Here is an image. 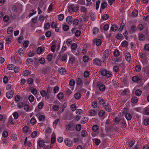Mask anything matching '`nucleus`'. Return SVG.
<instances>
[{
    "label": "nucleus",
    "mask_w": 149,
    "mask_h": 149,
    "mask_svg": "<svg viewBox=\"0 0 149 149\" xmlns=\"http://www.w3.org/2000/svg\"><path fill=\"white\" fill-rule=\"evenodd\" d=\"M14 92L12 91H10L6 93V97L9 98H11L13 96Z\"/></svg>",
    "instance_id": "obj_9"
},
{
    "label": "nucleus",
    "mask_w": 149,
    "mask_h": 149,
    "mask_svg": "<svg viewBox=\"0 0 149 149\" xmlns=\"http://www.w3.org/2000/svg\"><path fill=\"white\" fill-rule=\"evenodd\" d=\"M97 114V112L96 111L93 110H91L89 112V115L91 116H94Z\"/></svg>",
    "instance_id": "obj_23"
},
{
    "label": "nucleus",
    "mask_w": 149,
    "mask_h": 149,
    "mask_svg": "<svg viewBox=\"0 0 149 149\" xmlns=\"http://www.w3.org/2000/svg\"><path fill=\"white\" fill-rule=\"evenodd\" d=\"M144 124L145 125H148L149 124V119L147 118L144 119L143 121Z\"/></svg>",
    "instance_id": "obj_53"
},
{
    "label": "nucleus",
    "mask_w": 149,
    "mask_h": 149,
    "mask_svg": "<svg viewBox=\"0 0 149 149\" xmlns=\"http://www.w3.org/2000/svg\"><path fill=\"white\" fill-rule=\"evenodd\" d=\"M31 73V72L30 71L28 70H26L24 71L23 72V75L24 76H27Z\"/></svg>",
    "instance_id": "obj_17"
},
{
    "label": "nucleus",
    "mask_w": 149,
    "mask_h": 149,
    "mask_svg": "<svg viewBox=\"0 0 149 149\" xmlns=\"http://www.w3.org/2000/svg\"><path fill=\"white\" fill-rule=\"evenodd\" d=\"M51 68L49 66H45L43 67L42 70V74H45L49 72L50 71Z\"/></svg>",
    "instance_id": "obj_2"
},
{
    "label": "nucleus",
    "mask_w": 149,
    "mask_h": 149,
    "mask_svg": "<svg viewBox=\"0 0 149 149\" xmlns=\"http://www.w3.org/2000/svg\"><path fill=\"white\" fill-rule=\"evenodd\" d=\"M125 117L127 120H130L132 118L131 115L129 113H127L125 115Z\"/></svg>",
    "instance_id": "obj_27"
},
{
    "label": "nucleus",
    "mask_w": 149,
    "mask_h": 149,
    "mask_svg": "<svg viewBox=\"0 0 149 149\" xmlns=\"http://www.w3.org/2000/svg\"><path fill=\"white\" fill-rule=\"evenodd\" d=\"M13 29L12 27H9L8 28L7 30V33L8 34H10L12 33Z\"/></svg>",
    "instance_id": "obj_40"
},
{
    "label": "nucleus",
    "mask_w": 149,
    "mask_h": 149,
    "mask_svg": "<svg viewBox=\"0 0 149 149\" xmlns=\"http://www.w3.org/2000/svg\"><path fill=\"white\" fill-rule=\"evenodd\" d=\"M104 108L105 110L107 111L111 112V109L110 107L108 106L107 105H105L104 106Z\"/></svg>",
    "instance_id": "obj_26"
},
{
    "label": "nucleus",
    "mask_w": 149,
    "mask_h": 149,
    "mask_svg": "<svg viewBox=\"0 0 149 149\" xmlns=\"http://www.w3.org/2000/svg\"><path fill=\"white\" fill-rule=\"evenodd\" d=\"M26 63L27 65H31L33 64V62L32 59L28 58L26 60Z\"/></svg>",
    "instance_id": "obj_12"
},
{
    "label": "nucleus",
    "mask_w": 149,
    "mask_h": 149,
    "mask_svg": "<svg viewBox=\"0 0 149 149\" xmlns=\"http://www.w3.org/2000/svg\"><path fill=\"white\" fill-rule=\"evenodd\" d=\"M119 55V52L118 50H115L113 52V55L115 57L118 56Z\"/></svg>",
    "instance_id": "obj_52"
},
{
    "label": "nucleus",
    "mask_w": 149,
    "mask_h": 149,
    "mask_svg": "<svg viewBox=\"0 0 149 149\" xmlns=\"http://www.w3.org/2000/svg\"><path fill=\"white\" fill-rule=\"evenodd\" d=\"M138 38L139 40L141 41H143L145 40V36L143 34H140L139 35Z\"/></svg>",
    "instance_id": "obj_25"
},
{
    "label": "nucleus",
    "mask_w": 149,
    "mask_h": 149,
    "mask_svg": "<svg viewBox=\"0 0 149 149\" xmlns=\"http://www.w3.org/2000/svg\"><path fill=\"white\" fill-rule=\"evenodd\" d=\"M126 60L128 62L130 61L131 59V56L129 52H127L126 55L125 56Z\"/></svg>",
    "instance_id": "obj_16"
},
{
    "label": "nucleus",
    "mask_w": 149,
    "mask_h": 149,
    "mask_svg": "<svg viewBox=\"0 0 149 149\" xmlns=\"http://www.w3.org/2000/svg\"><path fill=\"white\" fill-rule=\"evenodd\" d=\"M36 122V119L33 117L30 120V123L32 125L35 124Z\"/></svg>",
    "instance_id": "obj_50"
},
{
    "label": "nucleus",
    "mask_w": 149,
    "mask_h": 149,
    "mask_svg": "<svg viewBox=\"0 0 149 149\" xmlns=\"http://www.w3.org/2000/svg\"><path fill=\"white\" fill-rule=\"evenodd\" d=\"M137 29L140 31H141L144 29V26L142 24H139L137 26Z\"/></svg>",
    "instance_id": "obj_31"
},
{
    "label": "nucleus",
    "mask_w": 149,
    "mask_h": 149,
    "mask_svg": "<svg viewBox=\"0 0 149 149\" xmlns=\"http://www.w3.org/2000/svg\"><path fill=\"white\" fill-rule=\"evenodd\" d=\"M94 64L97 65H101L102 62L101 60L98 58H96L93 60Z\"/></svg>",
    "instance_id": "obj_8"
},
{
    "label": "nucleus",
    "mask_w": 149,
    "mask_h": 149,
    "mask_svg": "<svg viewBox=\"0 0 149 149\" xmlns=\"http://www.w3.org/2000/svg\"><path fill=\"white\" fill-rule=\"evenodd\" d=\"M44 103L43 102H40L38 105V107L40 109H42L43 107Z\"/></svg>",
    "instance_id": "obj_59"
},
{
    "label": "nucleus",
    "mask_w": 149,
    "mask_h": 149,
    "mask_svg": "<svg viewBox=\"0 0 149 149\" xmlns=\"http://www.w3.org/2000/svg\"><path fill=\"white\" fill-rule=\"evenodd\" d=\"M73 20L72 17L71 16H68L66 18V21L68 24H71Z\"/></svg>",
    "instance_id": "obj_10"
},
{
    "label": "nucleus",
    "mask_w": 149,
    "mask_h": 149,
    "mask_svg": "<svg viewBox=\"0 0 149 149\" xmlns=\"http://www.w3.org/2000/svg\"><path fill=\"white\" fill-rule=\"evenodd\" d=\"M81 125L80 124L77 125L76 126V130L78 131H80L81 129Z\"/></svg>",
    "instance_id": "obj_45"
},
{
    "label": "nucleus",
    "mask_w": 149,
    "mask_h": 149,
    "mask_svg": "<svg viewBox=\"0 0 149 149\" xmlns=\"http://www.w3.org/2000/svg\"><path fill=\"white\" fill-rule=\"evenodd\" d=\"M89 60V57L86 56H84L83 57V61L85 62H87Z\"/></svg>",
    "instance_id": "obj_64"
},
{
    "label": "nucleus",
    "mask_w": 149,
    "mask_h": 149,
    "mask_svg": "<svg viewBox=\"0 0 149 149\" xmlns=\"http://www.w3.org/2000/svg\"><path fill=\"white\" fill-rule=\"evenodd\" d=\"M8 134V132L6 130L4 131L2 133V136L4 138L6 137Z\"/></svg>",
    "instance_id": "obj_46"
},
{
    "label": "nucleus",
    "mask_w": 149,
    "mask_h": 149,
    "mask_svg": "<svg viewBox=\"0 0 149 149\" xmlns=\"http://www.w3.org/2000/svg\"><path fill=\"white\" fill-rule=\"evenodd\" d=\"M136 71L137 72H139L141 70V66L138 65H136L135 68Z\"/></svg>",
    "instance_id": "obj_54"
},
{
    "label": "nucleus",
    "mask_w": 149,
    "mask_h": 149,
    "mask_svg": "<svg viewBox=\"0 0 149 149\" xmlns=\"http://www.w3.org/2000/svg\"><path fill=\"white\" fill-rule=\"evenodd\" d=\"M53 110L54 111H58L59 108V107L58 106L54 105L52 107Z\"/></svg>",
    "instance_id": "obj_35"
},
{
    "label": "nucleus",
    "mask_w": 149,
    "mask_h": 149,
    "mask_svg": "<svg viewBox=\"0 0 149 149\" xmlns=\"http://www.w3.org/2000/svg\"><path fill=\"white\" fill-rule=\"evenodd\" d=\"M58 71L60 74L64 75L66 72L65 69L63 68H60L58 69Z\"/></svg>",
    "instance_id": "obj_11"
},
{
    "label": "nucleus",
    "mask_w": 149,
    "mask_h": 149,
    "mask_svg": "<svg viewBox=\"0 0 149 149\" xmlns=\"http://www.w3.org/2000/svg\"><path fill=\"white\" fill-rule=\"evenodd\" d=\"M73 6V5L71 6L69 8L68 10L69 12H72L73 11H76L78 10L79 7L77 6H76L72 7V6Z\"/></svg>",
    "instance_id": "obj_7"
},
{
    "label": "nucleus",
    "mask_w": 149,
    "mask_h": 149,
    "mask_svg": "<svg viewBox=\"0 0 149 149\" xmlns=\"http://www.w3.org/2000/svg\"><path fill=\"white\" fill-rule=\"evenodd\" d=\"M76 83L77 85L81 86L83 84L82 79L79 78H78L76 79Z\"/></svg>",
    "instance_id": "obj_13"
},
{
    "label": "nucleus",
    "mask_w": 149,
    "mask_h": 149,
    "mask_svg": "<svg viewBox=\"0 0 149 149\" xmlns=\"http://www.w3.org/2000/svg\"><path fill=\"white\" fill-rule=\"evenodd\" d=\"M109 18L108 15L107 14H104L102 16V18L104 20H107Z\"/></svg>",
    "instance_id": "obj_56"
},
{
    "label": "nucleus",
    "mask_w": 149,
    "mask_h": 149,
    "mask_svg": "<svg viewBox=\"0 0 149 149\" xmlns=\"http://www.w3.org/2000/svg\"><path fill=\"white\" fill-rule=\"evenodd\" d=\"M121 45L123 47L127 46L128 45V42L127 41L125 40L122 42Z\"/></svg>",
    "instance_id": "obj_48"
},
{
    "label": "nucleus",
    "mask_w": 149,
    "mask_h": 149,
    "mask_svg": "<svg viewBox=\"0 0 149 149\" xmlns=\"http://www.w3.org/2000/svg\"><path fill=\"white\" fill-rule=\"evenodd\" d=\"M109 51L107 49L104 52L103 58L104 59H106L108 56Z\"/></svg>",
    "instance_id": "obj_15"
},
{
    "label": "nucleus",
    "mask_w": 149,
    "mask_h": 149,
    "mask_svg": "<svg viewBox=\"0 0 149 149\" xmlns=\"http://www.w3.org/2000/svg\"><path fill=\"white\" fill-rule=\"evenodd\" d=\"M100 74L102 76L106 77L107 78L110 77L112 75L111 72L110 71H108L106 69H103L100 71Z\"/></svg>",
    "instance_id": "obj_1"
},
{
    "label": "nucleus",
    "mask_w": 149,
    "mask_h": 149,
    "mask_svg": "<svg viewBox=\"0 0 149 149\" xmlns=\"http://www.w3.org/2000/svg\"><path fill=\"white\" fill-rule=\"evenodd\" d=\"M111 30L113 31H116L118 29L117 26L115 25H113L111 28Z\"/></svg>",
    "instance_id": "obj_29"
},
{
    "label": "nucleus",
    "mask_w": 149,
    "mask_h": 149,
    "mask_svg": "<svg viewBox=\"0 0 149 149\" xmlns=\"http://www.w3.org/2000/svg\"><path fill=\"white\" fill-rule=\"evenodd\" d=\"M28 99L30 102H32L34 101V97L33 95H31L29 96Z\"/></svg>",
    "instance_id": "obj_44"
},
{
    "label": "nucleus",
    "mask_w": 149,
    "mask_h": 149,
    "mask_svg": "<svg viewBox=\"0 0 149 149\" xmlns=\"http://www.w3.org/2000/svg\"><path fill=\"white\" fill-rule=\"evenodd\" d=\"M107 3L105 2H102L101 5V8L104 9L107 7Z\"/></svg>",
    "instance_id": "obj_21"
},
{
    "label": "nucleus",
    "mask_w": 149,
    "mask_h": 149,
    "mask_svg": "<svg viewBox=\"0 0 149 149\" xmlns=\"http://www.w3.org/2000/svg\"><path fill=\"white\" fill-rule=\"evenodd\" d=\"M87 132L85 130L82 131L81 132V135L82 137H86L87 136Z\"/></svg>",
    "instance_id": "obj_39"
},
{
    "label": "nucleus",
    "mask_w": 149,
    "mask_h": 149,
    "mask_svg": "<svg viewBox=\"0 0 149 149\" xmlns=\"http://www.w3.org/2000/svg\"><path fill=\"white\" fill-rule=\"evenodd\" d=\"M52 33L50 31H48L46 32L45 35L47 37L49 38L51 36Z\"/></svg>",
    "instance_id": "obj_36"
},
{
    "label": "nucleus",
    "mask_w": 149,
    "mask_h": 149,
    "mask_svg": "<svg viewBox=\"0 0 149 149\" xmlns=\"http://www.w3.org/2000/svg\"><path fill=\"white\" fill-rule=\"evenodd\" d=\"M43 52V49L42 47H39L37 49V53L39 54H40Z\"/></svg>",
    "instance_id": "obj_42"
},
{
    "label": "nucleus",
    "mask_w": 149,
    "mask_h": 149,
    "mask_svg": "<svg viewBox=\"0 0 149 149\" xmlns=\"http://www.w3.org/2000/svg\"><path fill=\"white\" fill-rule=\"evenodd\" d=\"M29 43V41L27 40L25 41L23 44L25 48L27 47L28 46Z\"/></svg>",
    "instance_id": "obj_51"
},
{
    "label": "nucleus",
    "mask_w": 149,
    "mask_h": 149,
    "mask_svg": "<svg viewBox=\"0 0 149 149\" xmlns=\"http://www.w3.org/2000/svg\"><path fill=\"white\" fill-rule=\"evenodd\" d=\"M130 29L132 31L133 33L136 32L138 30L136 27L134 25L131 26Z\"/></svg>",
    "instance_id": "obj_20"
},
{
    "label": "nucleus",
    "mask_w": 149,
    "mask_h": 149,
    "mask_svg": "<svg viewBox=\"0 0 149 149\" xmlns=\"http://www.w3.org/2000/svg\"><path fill=\"white\" fill-rule=\"evenodd\" d=\"M24 104L22 102H19L17 104V107L19 108H21L24 106Z\"/></svg>",
    "instance_id": "obj_57"
},
{
    "label": "nucleus",
    "mask_w": 149,
    "mask_h": 149,
    "mask_svg": "<svg viewBox=\"0 0 149 149\" xmlns=\"http://www.w3.org/2000/svg\"><path fill=\"white\" fill-rule=\"evenodd\" d=\"M58 98L59 100L62 99L63 97V94L62 93H59L57 95Z\"/></svg>",
    "instance_id": "obj_34"
},
{
    "label": "nucleus",
    "mask_w": 149,
    "mask_h": 149,
    "mask_svg": "<svg viewBox=\"0 0 149 149\" xmlns=\"http://www.w3.org/2000/svg\"><path fill=\"white\" fill-rule=\"evenodd\" d=\"M9 19V17L8 15H5L3 18V20L5 22H8Z\"/></svg>",
    "instance_id": "obj_47"
},
{
    "label": "nucleus",
    "mask_w": 149,
    "mask_h": 149,
    "mask_svg": "<svg viewBox=\"0 0 149 149\" xmlns=\"http://www.w3.org/2000/svg\"><path fill=\"white\" fill-rule=\"evenodd\" d=\"M80 10L81 12H85V15L86 14L88 13L87 9L85 6H81Z\"/></svg>",
    "instance_id": "obj_14"
},
{
    "label": "nucleus",
    "mask_w": 149,
    "mask_h": 149,
    "mask_svg": "<svg viewBox=\"0 0 149 149\" xmlns=\"http://www.w3.org/2000/svg\"><path fill=\"white\" fill-rule=\"evenodd\" d=\"M45 142L43 140L39 141L38 142L39 146L40 147H43L44 146V143Z\"/></svg>",
    "instance_id": "obj_41"
},
{
    "label": "nucleus",
    "mask_w": 149,
    "mask_h": 149,
    "mask_svg": "<svg viewBox=\"0 0 149 149\" xmlns=\"http://www.w3.org/2000/svg\"><path fill=\"white\" fill-rule=\"evenodd\" d=\"M39 61V63L42 64H43L45 62V59L44 58H40Z\"/></svg>",
    "instance_id": "obj_61"
},
{
    "label": "nucleus",
    "mask_w": 149,
    "mask_h": 149,
    "mask_svg": "<svg viewBox=\"0 0 149 149\" xmlns=\"http://www.w3.org/2000/svg\"><path fill=\"white\" fill-rule=\"evenodd\" d=\"M13 115L14 118L15 119H17L18 118V114L17 112H14L13 114Z\"/></svg>",
    "instance_id": "obj_62"
},
{
    "label": "nucleus",
    "mask_w": 149,
    "mask_h": 149,
    "mask_svg": "<svg viewBox=\"0 0 149 149\" xmlns=\"http://www.w3.org/2000/svg\"><path fill=\"white\" fill-rule=\"evenodd\" d=\"M45 117L44 115H41L39 116L38 119L39 121H43L45 120Z\"/></svg>",
    "instance_id": "obj_32"
},
{
    "label": "nucleus",
    "mask_w": 149,
    "mask_h": 149,
    "mask_svg": "<svg viewBox=\"0 0 149 149\" xmlns=\"http://www.w3.org/2000/svg\"><path fill=\"white\" fill-rule=\"evenodd\" d=\"M99 129L98 126L96 125H93L92 128V130L93 132H97Z\"/></svg>",
    "instance_id": "obj_28"
},
{
    "label": "nucleus",
    "mask_w": 149,
    "mask_h": 149,
    "mask_svg": "<svg viewBox=\"0 0 149 149\" xmlns=\"http://www.w3.org/2000/svg\"><path fill=\"white\" fill-rule=\"evenodd\" d=\"M52 54H49L47 57V59L48 61H50L52 60Z\"/></svg>",
    "instance_id": "obj_58"
},
{
    "label": "nucleus",
    "mask_w": 149,
    "mask_h": 149,
    "mask_svg": "<svg viewBox=\"0 0 149 149\" xmlns=\"http://www.w3.org/2000/svg\"><path fill=\"white\" fill-rule=\"evenodd\" d=\"M64 142L66 145L68 147H70L73 145L72 141L70 139H66L64 140Z\"/></svg>",
    "instance_id": "obj_6"
},
{
    "label": "nucleus",
    "mask_w": 149,
    "mask_h": 149,
    "mask_svg": "<svg viewBox=\"0 0 149 149\" xmlns=\"http://www.w3.org/2000/svg\"><path fill=\"white\" fill-rule=\"evenodd\" d=\"M132 79L134 82H137V83L139 84L141 83L142 82L141 79L136 76L133 77L132 78Z\"/></svg>",
    "instance_id": "obj_5"
},
{
    "label": "nucleus",
    "mask_w": 149,
    "mask_h": 149,
    "mask_svg": "<svg viewBox=\"0 0 149 149\" xmlns=\"http://www.w3.org/2000/svg\"><path fill=\"white\" fill-rule=\"evenodd\" d=\"M15 65L12 64H9L7 65V68L9 70H12L14 68Z\"/></svg>",
    "instance_id": "obj_22"
},
{
    "label": "nucleus",
    "mask_w": 149,
    "mask_h": 149,
    "mask_svg": "<svg viewBox=\"0 0 149 149\" xmlns=\"http://www.w3.org/2000/svg\"><path fill=\"white\" fill-rule=\"evenodd\" d=\"M95 42L96 45L97 46H99L102 43V41L100 39H98L95 40H94L93 42Z\"/></svg>",
    "instance_id": "obj_19"
},
{
    "label": "nucleus",
    "mask_w": 149,
    "mask_h": 149,
    "mask_svg": "<svg viewBox=\"0 0 149 149\" xmlns=\"http://www.w3.org/2000/svg\"><path fill=\"white\" fill-rule=\"evenodd\" d=\"M132 102L133 103H135L137 102L138 99L136 97H134L131 99Z\"/></svg>",
    "instance_id": "obj_33"
},
{
    "label": "nucleus",
    "mask_w": 149,
    "mask_h": 149,
    "mask_svg": "<svg viewBox=\"0 0 149 149\" xmlns=\"http://www.w3.org/2000/svg\"><path fill=\"white\" fill-rule=\"evenodd\" d=\"M142 93L140 89H137L136 90L135 93L137 96H139Z\"/></svg>",
    "instance_id": "obj_38"
},
{
    "label": "nucleus",
    "mask_w": 149,
    "mask_h": 149,
    "mask_svg": "<svg viewBox=\"0 0 149 149\" xmlns=\"http://www.w3.org/2000/svg\"><path fill=\"white\" fill-rule=\"evenodd\" d=\"M77 45L75 43H74L71 45L72 51L73 52L77 48Z\"/></svg>",
    "instance_id": "obj_18"
},
{
    "label": "nucleus",
    "mask_w": 149,
    "mask_h": 149,
    "mask_svg": "<svg viewBox=\"0 0 149 149\" xmlns=\"http://www.w3.org/2000/svg\"><path fill=\"white\" fill-rule=\"evenodd\" d=\"M105 114V112L104 111L101 110L98 113L99 116L100 117H102Z\"/></svg>",
    "instance_id": "obj_55"
},
{
    "label": "nucleus",
    "mask_w": 149,
    "mask_h": 149,
    "mask_svg": "<svg viewBox=\"0 0 149 149\" xmlns=\"http://www.w3.org/2000/svg\"><path fill=\"white\" fill-rule=\"evenodd\" d=\"M99 29L96 27H95L93 29V34L94 35H96L97 34L98 32Z\"/></svg>",
    "instance_id": "obj_37"
},
{
    "label": "nucleus",
    "mask_w": 149,
    "mask_h": 149,
    "mask_svg": "<svg viewBox=\"0 0 149 149\" xmlns=\"http://www.w3.org/2000/svg\"><path fill=\"white\" fill-rule=\"evenodd\" d=\"M58 19L60 21H62L64 19V15L63 14H61L58 16Z\"/></svg>",
    "instance_id": "obj_63"
},
{
    "label": "nucleus",
    "mask_w": 149,
    "mask_h": 149,
    "mask_svg": "<svg viewBox=\"0 0 149 149\" xmlns=\"http://www.w3.org/2000/svg\"><path fill=\"white\" fill-rule=\"evenodd\" d=\"M67 56V55L66 53H65L62 55L61 53H60L59 54L57 58H60L61 59L62 61H64L66 60Z\"/></svg>",
    "instance_id": "obj_4"
},
{
    "label": "nucleus",
    "mask_w": 149,
    "mask_h": 149,
    "mask_svg": "<svg viewBox=\"0 0 149 149\" xmlns=\"http://www.w3.org/2000/svg\"><path fill=\"white\" fill-rule=\"evenodd\" d=\"M81 97V94L80 93H76L74 95V97L77 100H79L80 99Z\"/></svg>",
    "instance_id": "obj_24"
},
{
    "label": "nucleus",
    "mask_w": 149,
    "mask_h": 149,
    "mask_svg": "<svg viewBox=\"0 0 149 149\" xmlns=\"http://www.w3.org/2000/svg\"><path fill=\"white\" fill-rule=\"evenodd\" d=\"M31 92L34 95H36L37 93V90L36 88H31Z\"/></svg>",
    "instance_id": "obj_30"
},
{
    "label": "nucleus",
    "mask_w": 149,
    "mask_h": 149,
    "mask_svg": "<svg viewBox=\"0 0 149 149\" xmlns=\"http://www.w3.org/2000/svg\"><path fill=\"white\" fill-rule=\"evenodd\" d=\"M59 120V119H57L54 121L53 123V127L54 128H55L56 127V124L58 122Z\"/></svg>",
    "instance_id": "obj_49"
},
{
    "label": "nucleus",
    "mask_w": 149,
    "mask_h": 149,
    "mask_svg": "<svg viewBox=\"0 0 149 149\" xmlns=\"http://www.w3.org/2000/svg\"><path fill=\"white\" fill-rule=\"evenodd\" d=\"M119 67L117 65H116L113 67V71L115 72H117L119 70Z\"/></svg>",
    "instance_id": "obj_43"
},
{
    "label": "nucleus",
    "mask_w": 149,
    "mask_h": 149,
    "mask_svg": "<svg viewBox=\"0 0 149 149\" xmlns=\"http://www.w3.org/2000/svg\"><path fill=\"white\" fill-rule=\"evenodd\" d=\"M50 26V24L49 23H47L45 24L44 26V28L46 29H49Z\"/></svg>",
    "instance_id": "obj_60"
},
{
    "label": "nucleus",
    "mask_w": 149,
    "mask_h": 149,
    "mask_svg": "<svg viewBox=\"0 0 149 149\" xmlns=\"http://www.w3.org/2000/svg\"><path fill=\"white\" fill-rule=\"evenodd\" d=\"M96 86L99 88L100 90L101 91H104L105 90V86L101 83L100 82H97Z\"/></svg>",
    "instance_id": "obj_3"
}]
</instances>
